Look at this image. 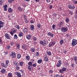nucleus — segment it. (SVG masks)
Segmentation results:
<instances>
[{
	"instance_id": "50",
	"label": "nucleus",
	"mask_w": 77,
	"mask_h": 77,
	"mask_svg": "<svg viewBox=\"0 0 77 77\" xmlns=\"http://www.w3.org/2000/svg\"><path fill=\"white\" fill-rule=\"evenodd\" d=\"M32 66H33V67H36V63L33 64Z\"/></svg>"
},
{
	"instance_id": "63",
	"label": "nucleus",
	"mask_w": 77,
	"mask_h": 77,
	"mask_svg": "<svg viewBox=\"0 0 77 77\" xmlns=\"http://www.w3.org/2000/svg\"><path fill=\"white\" fill-rule=\"evenodd\" d=\"M71 5H69L68 6V8H69L70 9H71Z\"/></svg>"
},
{
	"instance_id": "7",
	"label": "nucleus",
	"mask_w": 77,
	"mask_h": 77,
	"mask_svg": "<svg viewBox=\"0 0 77 77\" xmlns=\"http://www.w3.org/2000/svg\"><path fill=\"white\" fill-rule=\"evenodd\" d=\"M47 35L49 36H50V37H53L54 36V35H53V34L51 32H49L48 33Z\"/></svg>"
},
{
	"instance_id": "38",
	"label": "nucleus",
	"mask_w": 77,
	"mask_h": 77,
	"mask_svg": "<svg viewBox=\"0 0 77 77\" xmlns=\"http://www.w3.org/2000/svg\"><path fill=\"white\" fill-rule=\"evenodd\" d=\"M4 2V0H0V5H2Z\"/></svg>"
},
{
	"instance_id": "48",
	"label": "nucleus",
	"mask_w": 77,
	"mask_h": 77,
	"mask_svg": "<svg viewBox=\"0 0 77 77\" xmlns=\"http://www.w3.org/2000/svg\"><path fill=\"white\" fill-rule=\"evenodd\" d=\"M15 68L16 69H17V70L20 69V67H18V66H16L15 67Z\"/></svg>"
},
{
	"instance_id": "51",
	"label": "nucleus",
	"mask_w": 77,
	"mask_h": 77,
	"mask_svg": "<svg viewBox=\"0 0 77 77\" xmlns=\"http://www.w3.org/2000/svg\"><path fill=\"white\" fill-rule=\"evenodd\" d=\"M69 14H71V15H72V14H73V13H72V12L70 11H69Z\"/></svg>"
},
{
	"instance_id": "32",
	"label": "nucleus",
	"mask_w": 77,
	"mask_h": 77,
	"mask_svg": "<svg viewBox=\"0 0 77 77\" xmlns=\"http://www.w3.org/2000/svg\"><path fill=\"white\" fill-rule=\"evenodd\" d=\"M6 72V70L5 69H2L1 70V72L2 73H4L5 72Z\"/></svg>"
},
{
	"instance_id": "58",
	"label": "nucleus",
	"mask_w": 77,
	"mask_h": 77,
	"mask_svg": "<svg viewBox=\"0 0 77 77\" xmlns=\"http://www.w3.org/2000/svg\"><path fill=\"white\" fill-rule=\"evenodd\" d=\"M75 9V6H72V7H71V9Z\"/></svg>"
},
{
	"instance_id": "14",
	"label": "nucleus",
	"mask_w": 77,
	"mask_h": 77,
	"mask_svg": "<svg viewBox=\"0 0 77 77\" xmlns=\"http://www.w3.org/2000/svg\"><path fill=\"white\" fill-rule=\"evenodd\" d=\"M26 38L28 40H29L31 39V35H26Z\"/></svg>"
},
{
	"instance_id": "28",
	"label": "nucleus",
	"mask_w": 77,
	"mask_h": 77,
	"mask_svg": "<svg viewBox=\"0 0 77 77\" xmlns=\"http://www.w3.org/2000/svg\"><path fill=\"white\" fill-rule=\"evenodd\" d=\"M38 29H40V27H41V24L38 23L37 25Z\"/></svg>"
},
{
	"instance_id": "11",
	"label": "nucleus",
	"mask_w": 77,
	"mask_h": 77,
	"mask_svg": "<svg viewBox=\"0 0 77 77\" xmlns=\"http://www.w3.org/2000/svg\"><path fill=\"white\" fill-rule=\"evenodd\" d=\"M16 32H17V30H15V29H14L13 31V32H12V31L11 32L10 31L9 32L10 34L11 35H14V33H15Z\"/></svg>"
},
{
	"instance_id": "40",
	"label": "nucleus",
	"mask_w": 77,
	"mask_h": 77,
	"mask_svg": "<svg viewBox=\"0 0 77 77\" xmlns=\"http://www.w3.org/2000/svg\"><path fill=\"white\" fill-rule=\"evenodd\" d=\"M3 42L2 41V39L0 37V44H3Z\"/></svg>"
},
{
	"instance_id": "24",
	"label": "nucleus",
	"mask_w": 77,
	"mask_h": 77,
	"mask_svg": "<svg viewBox=\"0 0 77 77\" xmlns=\"http://www.w3.org/2000/svg\"><path fill=\"white\" fill-rule=\"evenodd\" d=\"M19 37H21V36H23V32H20L19 34Z\"/></svg>"
},
{
	"instance_id": "52",
	"label": "nucleus",
	"mask_w": 77,
	"mask_h": 77,
	"mask_svg": "<svg viewBox=\"0 0 77 77\" xmlns=\"http://www.w3.org/2000/svg\"><path fill=\"white\" fill-rule=\"evenodd\" d=\"M53 15L54 17H55L56 18V16H57V14L56 13H54L53 14Z\"/></svg>"
},
{
	"instance_id": "23",
	"label": "nucleus",
	"mask_w": 77,
	"mask_h": 77,
	"mask_svg": "<svg viewBox=\"0 0 77 77\" xmlns=\"http://www.w3.org/2000/svg\"><path fill=\"white\" fill-rule=\"evenodd\" d=\"M69 19L68 18H66V22L67 23H68L69 22Z\"/></svg>"
},
{
	"instance_id": "57",
	"label": "nucleus",
	"mask_w": 77,
	"mask_h": 77,
	"mask_svg": "<svg viewBox=\"0 0 77 77\" xmlns=\"http://www.w3.org/2000/svg\"><path fill=\"white\" fill-rule=\"evenodd\" d=\"M10 44L11 45H14V43L13 42H11L10 43Z\"/></svg>"
},
{
	"instance_id": "25",
	"label": "nucleus",
	"mask_w": 77,
	"mask_h": 77,
	"mask_svg": "<svg viewBox=\"0 0 77 77\" xmlns=\"http://www.w3.org/2000/svg\"><path fill=\"white\" fill-rule=\"evenodd\" d=\"M14 65H15L16 66H18L19 65V63H18L17 62V61L14 62Z\"/></svg>"
},
{
	"instance_id": "43",
	"label": "nucleus",
	"mask_w": 77,
	"mask_h": 77,
	"mask_svg": "<svg viewBox=\"0 0 77 77\" xmlns=\"http://www.w3.org/2000/svg\"><path fill=\"white\" fill-rule=\"evenodd\" d=\"M23 63H24L23 62H19V65H20V66H23Z\"/></svg>"
},
{
	"instance_id": "33",
	"label": "nucleus",
	"mask_w": 77,
	"mask_h": 77,
	"mask_svg": "<svg viewBox=\"0 0 77 77\" xmlns=\"http://www.w3.org/2000/svg\"><path fill=\"white\" fill-rule=\"evenodd\" d=\"M22 48L23 49L25 50H27V48H26V46H23L22 45Z\"/></svg>"
},
{
	"instance_id": "60",
	"label": "nucleus",
	"mask_w": 77,
	"mask_h": 77,
	"mask_svg": "<svg viewBox=\"0 0 77 77\" xmlns=\"http://www.w3.org/2000/svg\"><path fill=\"white\" fill-rule=\"evenodd\" d=\"M63 52L64 53H66L67 51L65 50H64L63 51Z\"/></svg>"
},
{
	"instance_id": "46",
	"label": "nucleus",
	"mask_w": 77,
	"mask_h": 77,
	"mask_svg": "<svg viewBox=\"0 0 77 77\" xmlns=\"http://www.w3.org/2000/svg\"><path fill=\"white\" fill-rule=\"evenodd\" d=\"M49 74H52L53 72V71L52 70H50L49 71Z\"/></svg>"
},
{
	"instance_id": "37",
	"label": "nucleus",
	"mask_w": 77,
	"mask_h": 77,
	"mask_svg": "<svg viewBox=\"0 0 77 77\" xmlns=\"http://www.w3.org/2000/svg\"><path fill=\"white\" fill-rule=\"evenodd\" d=\"M14 39H17V38H18V37H17V35L16 34H15L14 35Z\"/></svg>"
},
{
	"instance_id": "39",
	"label": "nucleus",
	"mask_w": 77,
	"mask_h": 77,
	"mask_svg": "<svg viewBox=\"0 0 77 77\" xmlns=\"http://www.w3.org/2000/svg\"><path fill=\"white\" fill-rule=\"evenodd\" d=\"M52 28L53 30H54L56 28V25L53 24L52 26Z\"/></svg>"
},
{
	"instance_id": "54",
	"label": "nucleus",
	"mask_w": 77,
	"mask_h": 77,
	"mask_svg": "<svg viewBox=\"0 0 77 77\" xmlns=\"http://www.w3.org/2000/svg\"><path fill=\"white\" fill-rule=\"evenodd\" d=\"M59 72H60V73H62L63 72V71L62 69H60L59 70Z\"/></svg>"
},
{
	"instance_id": "42",
	"label": "nucleus",
	"mask_w": 77,
	"mask_h": 77,
	"mask_svg": "<svg viewBox=\"0 0 77 77\" xmlns=\"http://www.w3.org/2000/svg\"><path fill=\"white\" fill-rule=\"evenodd\" d=\"M63 40H61L60 42V44L61 45H62V44H63Z\"/></svg>"
},
{
	"instance_id": "61",
	"label": "nucleus",
	"mask_w": 77,
	"mask_h": 77,
	"mask_svg": "<svg viewBox=\"0 0 77 77\" xmlns=\"http://www.w3.org/2000/svg\"><path fill=\"white\" fill-rule=\"evenodd\" d=\"M60 77V76H59V75H56L54 76V77Z\"/></svg>"
},
{
	"instance_id": "45",
	"label": "nucleus",
	"mask_w": 77,
	"mask_h": 77,
	"mask_svg": "<svg viewBox=\"0 0 77 77\" xmlns=\"http://www.w3.org/2000/svg\"><path fill=\"white\" fill-rule=\"evenodd\" d=\"M62 70H63V71H65L66 70V68L65 67H63L62 69Z\"/></svg>"
},
{
	"instance_id": "47",
	"label": "nucleus",
	"mask_w": 77,
	"mask_h": 77,
	"mask_svg": "<svg viewBox=\"0 0 77 77\" xmlns=\"http://www.w3.org/2000/svg\"><path fill=\"white\" fill-rule=\"evenodd\" d=\"M58 63H59L60 64H61V65H62V62L61 61V60H59L58 61Z\"/></svg>"
},
{
	"instance_id": "21",
	"label": "nucleus",
	"mask_w": 77,
	"mask_h": 77,
	"mask_svg": "<svg viewBox=\"0 0 77 77\" xmlns=\"http://www.w3.org/2000/svg\"><path fill=\"white\" fill-rule=\"evenodd\" d=\"M42 60L41 59H40L38 61V63H39V64H41L42 63Z\"/></svg>"
},
{
	"instance_id": "19",
	"label": "nucleus",
	"mask_w": 77,
	"mask_h": 77,
	"mask_svg": "<svg viewBox=\"0 0 77 77\" xmlns=\"http://www.w3.org/2000/svg\"><path fill=\"white\" fill-rule=\"evenodd\" d=\"M13 11L12 10V9L11 8H9L8 10V12H9V13H11V12H12Z\"/></svg>"
},
{
	"instance_id": "31",
	"label": "nucleus",
	"mask_w": 77,
	"mask_h": 77,
	"mask_svg": "<svg viewBox=\"0 0 77 77\" xmlns=\"http://www.w3.org/2000/svg\"><path fill=\"white\" fill-rule=\"evenodd\" d=\"M14 27L17 29H20V26L18 25H16Z\"/></svg>"
},
{
	"instance_id": "35",
	"label": "nucleus",
	"mask_w": 77,
	"mask_h": 77,
	"mask_svg": "<svg viewBox=\"0 0 77 77\" xmlns=\"http://www.w3.org/2000/svg\"><path fill=\"white\" fill-rule=\"evenodd\" d=\"M14 2V0H8V3H9L10 4H11V3H12V2Z\"/></svg>"
},
{
	"instance_id": "6",
	"label": "nucleus",
	"mask_w": 77,
	"mask_h": 77,
	"mask_svg": "<svg viewBox=\"0 0 77 77\" xmlns=\"http://www.w3.org/2000/svg\"><path fill=\"white\" fill-rule=\"evenodd\" d=\"M15 75H17V77H21V75L20 72H16L15 73Z\"/></svg>"
},
{
	"instance_id": "59",
	"label": "nucleus",
	"mask_w": 77,
	"mask_h": 77,
	"mask_svg": "<svg viewBox=\"0 0 77 77\" xmlns=\"http://www.w3.org/2000/svg\"><path fill=\"white\" fill-rule=\"evenodd\" d=\"M24 18L26 20H27V18H26V15H24Z\"/></svg>"
},
{
	"instance_id": "5",
	"label": "nucleus",
	"mask_w": 77,
	"mask_h": 77,
	"mask_svg": "<svg viewBox=\"0 0 77 77\" xmlns=\"http://www.w3.org/2000/svg\"><path fill=\"white\" fill-rule=\"evenodd\" d=\"M55 44V42H50L49 45L48 46L49 47H52V46H54V45Z\"/></svg>"
},
{
	"instance_id": "9",
	"label": "nucleus",
	"mask_w": 77,
	"mask_h": 77,
	"mask_svg": "<svg viewBox=\"0 0 77 77\" xmlns=\"http://www.w3.org/2000/svg\"><path fill=\"white\" fill-rule=\"evenodd\" d=\"M5 36L6 37L7 39H10L11 38V36L9 35V34H8V33H6L5 35Z\"/></svg>"
},
{
	"instance_id": "16",
	"label": "nucleus",
	"mask_w": 77,
	"mask_h": 77,
	"mask_svg": "<svg viewBox=\"0 0 77 77\" xmlns=\"http://www.w3.org/2000/svg\"><path fill=\"white\" fill-rule=\"evenodd\" d=\"M35 49L33 48H32L30 49V51L31 52H35Z\"/></svg>"
},
{
	"instance_id": "26",
	"label": "nucleus",
	"mask_w": 77,
	"mask_h": 77,
	"mask_svg": "<svg viewBox=\"0 0 77 77\" xmlns=\"http://www.w3.org/2000/svg\"><path fill=\"white\" fill-rule=\"evenodd\" d=\"M46 53L48 56H50L51 55V53L50 51H48Z\"/></svg>"
},
{
	"instance_id": "29",
	"label": "nucleus",
	"mask_w": 77,
	"mask_h": 77,
	"mask_svg": "<svg viewBox=\"0 0 77 77\" xmlns=\"http://www.w3.org/2000/svg\"><path fill=\"white\" fill-rule=\"evenodd\" d=\"M30 28L31 30H33L34 29H35V26H33V25H31L30 26Z\"/></svg>"
},
{
	"instance_id": "27",
	"label": "nucleus",
	"mask_w": 77,
	"mask_h": 77,
	"mask_svg": "<svg viewBox=\"0 0 77 77\" xmlns=\"http://www.w3.org/2000/svg\"><path fill=\"white\" fill-rule=\"evenodd\" d=\"M74 61H75V62H77V56H75L73 57Z\"/></svg>"
},
{
	"instance_id": "20",
	"label": "nucleus",
	"mask_w": 77,
	"mask_h": 77,
	"mask_svg": "<svg viewBox=\"0 0 77 77\" xmlns=\"http://www.w3.org/2000/svg\"><path fill=\"white\" fill-rule=\"evenodd\" d=\"M23 32L24 33H27V32H28V29H27L26 28H25L23 30Z\"/></svg>"
},
{
	"instance_id": "22",
	"label": "nucleus",
	"mask_w": 77,
	"mask_h": 77,
	"mask_svg": "<svg viewBox=\"0 0 77 77\" xmlns=\"http://www.w3.org/2000/svg\"><path fill=\"white\" fill-rule=\"evenodd\" d=\"M28 69L29 71H32V70H33V69L30 66H28Z\"/></svg>"
},
{
	"instance_id": "44",
	"label": "nucleus",
	"mask_w": 77,
	"mask_h": 77,
	"mask_svg": "<svg viewBox=\"0 0 77 77\" xmlns=\"http://www.w3.org/2000/svg\"><path fill=\"white\" fill-rule=\"evenodd\" d=\"M28 65H29V66H31L32 65V63L31 62H29L28 63Z\"/></svg>"
},
{
	"instance_id": "8",
	"label": "nucleus",
	"mask_w": 77,
	"mask_h": 77,
	"mask_svg": "<svg viewBox=\"0 0 77 77\" xmlns=\"http://www.w3.org/2000/svg\"><path fill=\"white\" fill-rule=\"evenodd\" d=\"M64 24V23L62 21H61L60 22V23L58 24V27H60L62 26H63Z\"/></svg>"
},
{
	"instance_id": "49",
	"label": "nucleus",
	"mask_w": 77,
	"mask_h": 77,
	"mask_svg": "<svg viewBox=\"0 0 77 77\" xmlns=\"http://www.w3.org/2000/svg\"><path fill=\"white\" fill-rule=\"evenodd\" d=\"M17 47L19 49V48H20V44H18L17 45Z\"/></svg>"
},
{
	"instance_id": "56",
	"label": "nucleus",
	"mask_w": 77,
	"mask_h": 77,
	"mask_svg": "<svg viewBox=\"0 0 77 77\" xmlns=\"http://www.w3.org/2000/svg\"><path fill=\"white\" fill-rule=\"evenodd\" d=\"M33 44L35 45H36V44H37V42L36 41H35L33 42Z\"/></svg>"
},
{
	"instance_id": "2",
	"label": "nucleus",
	"mask_w": 77,
	"mask_h": 77,
	"mask_svg": "<svg viewBox=\"0 0 77 77\" xmlns=\"http://www.w3.org/2000/svg\"><path fill=\"white\" fill-rule=\"evenodd\" d=\"M77 44V40L75 39H73L72 40V46H75Z\"/></svg>"
},
{
	"instance_id": "13",
	"label": "nucleus",
	"mask_w": 77,
	"mask_h": 77,
	"mask_svg": "<svg viewBox=\"0 0 77 77\" xmlns=\"http://www.w3.org/2000/svg\"><path fill=\"white\" fill-rule=\"evenodd\" d=\"M4 11H7V8H8V5H5L3 6Z\"/></svg>"
},
{
	"instance_id": "41",
	"label": "nucleus",
	"mask_w": 77,
	"mask_h": 77,
	"mask_svg": "<svg viewBox=\"0 0 77 77\" xmlns=\"http://www.w3.org/2000/svg\"><path fill=\"white\" fill-rule=\"evenodd\" d=\"M61 64H59L58 63H57V64L56 65V66H57V67H60V66H61Z\"/></svg>"
},
{
	"instance_id": "53",
	"label": "nucleus",
	"mask_w": 77,
	"mask_h": 77,
	"mask_svg": "<svg viewBox=\"0 0 77 77\" xmlns=\"http://www.w3.org/2000/svg\"><path fill=\"white\" fill-rule=\"evenodd\" d=\"M6 48H7V49H9V48H11V46H10V45H8L7 46Z\"/></svg>"
},
{
	"instance_id": "3",
	"label": "nucleus",
	"mask_w": 77,
	"mask_h": 77,
	"mask_svg": "<svg viewBox=\"0 0 77 77\" xmlns=\"http://www.w3.org/2000/svg\"><path fill=\"white\" fill-rule=\"evenodd\" d=\"M10 56L12 58H15L16 57V54L14 52H12L10 54Z\"/></svg>"
},
{
	"instance_id": "1",
	"label": "nucleus",
	"mask_w": 77,
	"mask_h": 77,
	"mask_svg": "<svg viewBox=\"0 0 77 77\" xmlns=\"http://www.w3.org/2000/svg\"><path fill=\"white\" fill-rule=\"evenodd\" d=\"M47 41H46L45 39L43 41H40V44L43 46V47H45L46 46L47 44Z\"/></svg>"
},
{
	"instance_id": "12",
	"label": "nucleus",
	"mask_w": 77,
	"mask_h": 77,
	"mask_svg": "<svg viewBox=\"0 0 77 77\" xmlns=\"http://www.w3.org/2000/svg\"><path fill=\"white\" fill-rule=\"evenodd\" d=\"M1 65L3 66V67L5 68H8L6 65H5V64L3 63H1Z\"/></svg>"
},
{
	"instance_id": "64",
	"label": "nucleus",
	"mask_w": 77,
	"mask_h": 77,
	"mask_svg": "<svg viewBox=\"0 0 77 77\" xmlns=\"http://www.w3.org/2000/svg\"><path fill=\"white\" fill-rule=\"evenodd\" d=\"M34 41H36V38L35 37H33Z\"/></svg>"
},
{
	"instance_id": "36",
	"label": "nucleus",
	"mask_w": 77,
	"mask_h": 77,
	"mask_svg": "<svg viewBox=\"0 0 77 77\" xmlns=\"http://www.w3.org/2000/svg\"><path fill=\"white\" fill-rule=\"evenodd\" d=\"M21 54H19L17 55V57L18 59H20L21 57Z\"/></svg>"
},
{
	"instance_id": "18",
	"label": "nucleus",
	"mask_w": 77,
	"mask_h": 77,
	"mask_svg": "<svg viewBox=\"0 0 77 77\" xmlns=\"http://www.w3.org/2000/svg\"><path fill=\"white\" fill-rule=\"evenodd\" d=\"M8 77H12L13 76V75L12 73L11 72H10L8 74Z\"/></svg>"
},
{
	"instance_id": "15",
	"label": "nucleus",
	"mask_w": 77,
	"mask_h": 77,
	"mask_svg": "<svg viewBox=\"0 0 77 77\" xmlns=\"http://www.w3.org/2000/svg\"><path fill=\"white\" fill-rule=\"evenodd\" d=\"M9 61L7 60L5 61V65L6 66H7V67L8 66V65H9Z\"/></svg>"
},
{
	"instance_id": "10",
	"label": "nucleus",
	"mask_w": 77,
	"mask_h": 77,
	"mask_svg": "<svg viewBox=\"0 0 77 77\" xmlns=\"http://www.w3.org/2000/svg\"><path fill=\"white\" fill-rule=\"evenodd\" d=\"M4 26V22L0 20V29L3 27Z\"/></svg>"
},
{
	"instance_id": "62",
	"label": "nucleus",
	"mask_w": 77,
	"mask_h": 77,
	"mask_svg": "<svg viewBox=\"0 0 77 77\" xmlns=\"http://www.w3.org/2000/svg\"><path fill=\"white\" fill-rule=\"evenodd\" d=\"M66 37V38H68V37H69V34H66V35H65Z\"/></svg>"
},
{
	"instance_id": "34",
	"label": "nucleus",
	"mask_w": 77,
	"mask_h": 77,
	"mask_svg": "<svg viewBox=\"0 0 77 77\" xmlns=\"http://www.w3.org/2000/svg\"><path fill=\"white\" fill-rule=\"evenodd\" d=\"M26 60H30V56H26Z\"/></svg>"
},
{
	"instance_id": "55",
	"label": "nucleus",
	"mask_w": 77,
	"mask_h": 77,
	"mask_svg": "<svg viewBox=\"0 0 77 77\" xmlns=\"http://www.w3.org/2000/svg\"><path fill=\"white\" fill-rule=\"evenodd\" d=\"M37 56H39V52H37L36 53V54Z\"/></svg>"
},
{
	"instance_id": "4",
	"label": "nucleus",
	"mask_w": 77,
	"mask_h": 77,
	"mask_svg": "<svg viewBox=\"0 0 77 77\" xmlns=\"http://www.w3.org/2000/svg\"><path fill=\"white\" fill-rule=\"evenodd\" d=\"M61 30L62 32L65 33V32H66L68 30V28L65 27H63Z\"/></svg>"
},
{
	"instance_id": "30",
	"label": "nucleus",
	"mask_w": 77,
	"mask_h": 77,
	"mask_svg": "<svg viewBox=\"0 0 77 77\" xmlns=\"http://www.w3.org/2000/svg\"><path fill=\"white\" fill-rule=\"evenodd\" d=\"M18 9L19 11H23V8H21L20 7H18Z\"/></svg>"
},
{
	"instance_id": "17",
	"label": "nucleus",
	"mask_w": 77,
	"mask_h": 77,
	"mask_svg": "<svg viewBox=\"0 0 77 77\" xmlns=\"http://www.w3.org/2000/svg\"><path fill=\"white\" fill-rule=\"evenodd\" d=\"M44 60L45 62H48V57H47V56H46L45 57Z\"/></svg>"
}]
</instances>
